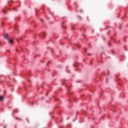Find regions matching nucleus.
Returning <instances> with one entry per match:
<instances>
[{"label": "nucleus", "mask_w": 128, "mask_h": 128, "mask_svg": "<svg viewBox=\"0 0 128 128\" xmlns=\"http://www.w3.org/2000/svg\"><path fill=\"white\" fill-rule=\"evenodd\" d=\"M8 42L9 44H12L14 42V40H12V39H8Z\"/></svg>", "instance_id": "nucleus-1"}, {"label": "nucleus", "mask_w": 128, "mask_h": 128, "mask_svg": "<svg viewBox=\"0 0 128 128\" xmlns=\"http://www.w3.org/2000/svg\"><path fill=\"white\" fill-rule=\"evenodd\" d=\"M4 38H6V40H8V34H5L4 36Z\"/></svg>", "instance_id": "nucleus-2"}, {"label": "nucleus", "mask_w": 128, "mask_h": 128, "mask_svg": "<svg viewBox=\"0 0 128 128\" xmlns=\"http://www.w3.org/2000/svg\"><path fill=\"white\" fill-rule=\"evenodd\" d=\"M4 100V96H0V100Z\"/></svg>", "instance_id": "nucleus-3"}, {"label": "nucleus", "mask_w": 128, "mask_h": 128, "mask_svg": "<svg viewBox=\"0 0 128 128\" xmlns=\"http://www.w3.org/2000/svg\"><path fill=\"white\" fill-rule=\"evenodd\" d=\"M3 12H4V14H6V10H3Z\"/></svg>", "instance_id": "nucleus-4"}, {"label": "nucleus", "mask_w": 128, "mask_h": 128, "mask_svg": "<svg viewBox=\"0 0 128 128\" xmlns=\"http://www.w3.org/2000/svg\"><path fill=\"white\" fill-rule=\"evenodd\" d=\"M77 48H80V45H78Z\"/></svg>", "instance_id": "nucleus-5"}, {"label": "nucleus", "mask_w": 128, "mask_h": 128, "mask_svg": "<svg viewBox=\"0 0 128 128\" xmlns=\"http://www.w3.org/2000/svg\"><path fill=\"white\" fill-rule=\"evenodd\" d=\"M88 56H90V54H88Z\"/></svg>", "instance_id": "nucleus-6"}, {"label": "nucleus", "mask_w": 128, "mask_h": 128, "mask_svg": "<svg viewBox=\"0 0 128 128\" xmlns=\"http://www.w3.org/2000/svg\"><path fill=\"white\" fill-rule=\"evenodd\" d=\"M4 92H6V91H4Z\"/></svg>", "instance_id": "nucleus-7"}]
</instances>
